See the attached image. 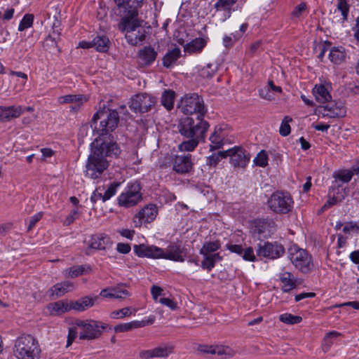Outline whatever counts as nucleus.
<instances>
[{
	"mask_svg": "<svg viewBox=\"0 0 359 359\" xmlns=\"http://www.w3.org/2000/svg\"><path fill=\"white\" fill-rule=\"evenodd\" d=\"M268 154L264 150L259 151L254 159L256 165L264 168L268 165Z\"/></svg>",
	"mask_w": 359,
	"mask_h": 359,
	"instance_id": "obj_44",
	"label": "nucleus"
},
{
	"mask_svg": "<svg viewBox=\"0 0 359 359\" xmlns=\"http://www.w3.org/2000/svg\"><path fill=\"white\" fill-rule=\"evenodd\" d=\"M220 248V243L218 241L205 242L200 250L202 255H210Z\"/></svg>",
	"mask_w": 359,
	"mask_h": 359,
	"instance_id": "obj_41",
	"label": "nucleus"
},
{
	"mask_svg": "<svg viewBox=\"0 0 359 359\" xmlns=\"http://www.w3.org/2000/svg\"><path fill=\"white\" fill-rule=\"evenodd\" d=\"M34 18V16L33 14H25L19 24L18 30L22 32L31 27L33 25Z\"/></svg>",
	"mask_w": 359,
	"mask_h": 359,
	"instance_id": "obj_43",
	"label": "nucleus"
},
{
	"mask_svg": "<svg viewBox=\"0 0 359 359\" xmlns=\"http://www.w3.org/2000/svg\"><path fill=\"white\" fill-rule=\"evenodd\" d=\"M193 163L191 162V155H177L173 161L172 169L176 172L184 174L191 170Z\"/></svg>",
	"mask_w": 359,
	"mask_h": 359,
	"instance_id": "obj_20",
	"label": "nucleus"
},
{
	"mask_svg": "<svg viewBox=\"0 0 359 359\" xmlns=\"http://www.w3.org/2000/svg\"><path fill=\"white\" fill-rule=\"evenodd\" d=\"M203 260L201 262V267L210 271L215 267V263L209 255H203Z\"/></svg>",
	"mask_w": 359,
	"mask_h": 359,
	"instance_id": "obj_52",
	"label": "nucleus"
},
{
	"mask_svg": "<svg viewBox=\"0 0 359 359\" xmlns=\"http://www.w3.org/2000/svg\"><path fill=\"white\" fill-rule=\"evenodd\" d=\"M137 55L142 66H150L156 60L157 52L154 48L148 46L140 50Z\"/></svg>",
	"mask_w": 359,
	"mask_h": 359,
	"instance_id": "obj_24",
	"label": "nucleus"
},
{
	"mask_svg": "<svg viewBox=\"0 0 359 359\" xmlns=\"http://www.w3.org/2000/svg\"><path fill=\"white\" fill-rule=\"evenodd\" d=\"M74 285L69 281H64L54 285L50 290V296L62 297L65 293L72 290Z\"/></svg>",
	"mask_w": 359,
	"mask_h": 359,
	"instance_id": "obj_29",
	"label": "nucleus"
},
{
	"mask_svg": "<svg viewBox=\"0 0 359 359\" xmlns=\"http://www.w3.org/2000/svg\"><path fill=\"white\" fill-rule=\"evenodd\" d=\"M355 175L353 169L351 170H341L338 172H335L333 174V177L335 179V181L339 180L344 183L349 182L353 176Z\"/></svg>",
	"mask_w": 359,
	"mask_h": 359,
	"instance_id": "obj_40",
	"label": "nucleus"
},
{
	"mask_svg": "<svg viewBox=\"0 0 359 359\" xmlns=\"http://www.w3.org/2000/svg\"><path fill=\"white\" fill-rule=\"evenodd\" d=\"M181 50L179 48H175L169 50L163 58V65L167 68L171 67L180 58Z\"/></svg>",
	"mask_w": 359,
	"mask_h": 359,
	"instance_id": "obj_33",
	"label": "nucleus"
},
{
	"mask_svg": "<svg viewBox=\"0 0 359 359\" xmlns=\"http://www.w3.org/2000/svg\"><path fill=\"white\" fill-rule=\"evenodd\" d=\"M323 116L329 118H341L346 116V109L344 104L341 102H330L322 107Z\"/></svg>",
	"mask_w": 359,
	"mask_h": 359,
	"instance_id": "obj_17",
	"label": "nucleus"
},
{
	"mask_svg": "<svg viewBox=\"0 0 359 359\" xmlns=\"http://www.w3.org/2000/svg\"><path fill=\"white\" fill-rule=\"evenodd\" d=\"M252 231L255 234L266 238L276 231V224L272 219H256L253 224Z\"/></svg>",
	"mask_w": 359,
	"mask_h": 359,
	"instance_id": "obj_15",
	"label": "nucleus"
},
{
	"mask_svg": "<svg viewBox=\"0 0 359 359\" xmlns=\"http://www.w3.org/2000/svg\"><path fill=\"white\" fill-rule=\"evenodd\" d=\"M227 248L231 252L236 253L239 255H242L243 252V249L241 245H227Z\"/></svg>",
	"mask_w": 359,
	"mask_h": 359,
	"instance_id": "obj_63",
	"label": "nucleus"
},
{
	"mask_svg": "<svg viewBox=\"0 0 359 359\" xmlns=\"http://www.w3.org/2000/svg\"><path fill=\"white\" fill-rule=\"evenodd\" d=\"M118 233L122 236L128 239L132 240L135 234V231L127 229H121L118 230Z\"/></svg>",
	"mask_w": 359,
	"mask_h": 359,
	"instance_id": "obj_61",
	"label": "nucleus"
},
{
	"mask_svg": "<svg viewBox=\"0 0 359 359\" xmlns=\"http://www.w3.org/2000/svg\"><path fill=\"white\" fill-rule=\"evenodd\" d=\"M181 111L184 114H196V118H203L207 112L203 99L196 93L187 94L182 100Z\"/></svg>",
	"mask_w": 359,
	"mask_h": 359,
	"instance_id": "obj_6",
	"label": "nucleus"
},
{
	"mask_svg": "<svg viewBox=\"0 0 359 359\" xmlns=\"http://www.w3.org/2000/svg\"><path fill=\"white\" fill-rule=\"evenodd\" d=\"M231 350L228 346H214V355L219 356H231Z\"/></svg>",
	"mask_w": 359,
	"mask_h": 359,
	"instance_id": "obj_51",
	"label": "nucleus"
},
{
	"mask_svg": "<svg viewBox=\"0 0 359 359\" xmlns=\"http://www.w3.org/2000/svg\"><path fill=\"white\" fill-rule=\"evenodd\" d=\"M133 248L135 254L140 257L161 259L163 255V249L154 245H135Z\"/></svg>",
	"mask_w": 359,
	"mask_h": 359,
	"instance_id": "obj_18",
	"label": "nucleus"
},
{
	"mask_svg": "<svg viewBox=\"0 0 359 359\" xmlns=\"http://www.w3.org/2000/svg\"><path fill=\"white\" fill-rule=\"evenodd\" d=\"M138 11L135 14L127 13L126 16H119L121 21L119 29L126 32V39L129 44L137 46L146 38V28L142 25L143 21L137 19Z\"/></svg>",
	"mask_w": 359,
	"mask_h": 359,
	"instance_id": "obj_3",
	"label": "nucleus"
},
{
	"mask_svg": "<svg viewBox=\"0 0 359 359\" xmlns=\"http://www.w3.org/2000/svg\"><path fill=\"white\" fill-rule=\"evenodd\" d=\"M267 205L274 213L283 215L292 211L294 201L289 192L276 191L268 198Z\"/></svg>",
	"mask_w": 359,
	"mask_h": 359,
	"instance_id": "obj_5",
	"label": "nucleus"
},
{
	"mask_svg": "<svg viewBox=\"0 0 359 359\" xmlns=\"http://www.w3.org/2000/svg\"><path fill=\"white\" fill-rule=\"evenodd\" d=\"M130 245L128 243H119L117 244L116 250L122 254H127L130 251Z\"/></svg>",
	"mask_w": 359,
	"mask_h": 359,
	"instance_id": "obj_62",
	"label": "nucleus"
},
{
	"mask_svg": "<svg viewBox=\"0 0 359 359\" xmlns=\"http://www.w3.org/2000/svg\"><path fill=\"white\" fill-rule=\"evenodd\" d=\"M98 299L99 296L93 297L85 296L76 301H71V310H74L79 312L84 311L93 306Z\"/></svg>",
	"mask_w": 359,
	"mask_h": 359,
	"instance_id": "obj_22",
	"label": "nucleus"
},
{
	"mask_svg": "<svg viewBox=\"0 0 359 359\" xmlns=\"http://www.w3.org/2000/svg\"><path fill=\"white\" fill-rule=\"evenodd\" d=\"M284 253V247L276 242H266L263 245L262 243H259L257 245V255L258 257H263L273 259L279 258Z\"/></svg>",
	"mask_w": 359,
	"mask_h": 359,
	"instance_id": "obj_11",
	"label": "nucleus"
},
{
	"mask_svg": "<svg viewBox=\"0 0 359 359\" xmlns=\"http://www.w3.org/2000/svg\"><path fill=\"white\" fill-rule=\"evenodd\" d=\"M142 200L141 186L137 182L129 183L118 196L117 203L120 207L130 208L137 205Z\"/></svg>",
	"mask_w": 359,
	"mask_h": 359,
	"instance_id": "obj_7",
	"label": "nucleus"
},
{
	"mask_svg": "<svg viewBox=\"0 0 359 359\" xmlns=\"http://www.w3.org/2000/svg\"><path fill=\"white\" fill-rule=\"evenodd\" d=\"M111 240L109 236L101 233L94 235L90 239V248L95 250H105L111 246Z\"/></svg>",
	"mask_w": 359,
	"mask_h": 359,
	"instance_id": "obj_26",
	"label": "nucleus"
},
{
	"mask_svg": "<svg viewBox=\"0 0 359 359\" xmlns=\"http://www.w3.org/2000/svg\"><path fill=\"white\" fill-rule=\"evenodd\" d=\"M343 231L345 233H348L351 231L359 233V224L353 221L347 222L343 228Z\"/></svg>",
	"mask_w": 359,
	"mask_h": 359,
	"instance_id": "obj_53",
	"label": "nucleus"
},
{
	"mask_svg": "<svg viewBox=\"0 0 359 359\" xmlns=\"http://www.w3.org/2000/svg\"><path fill=\"white\" fill-rule=\"evenodd\" d=\"M154 358H167L173 353L174 346L170 344H163L152 349Z\"/></svg>",
	"mask_w": 359,
	"mask_h": 359,
	"instance_id": "obj_37",
	"label": "nucleus"
},
{
	"mask_svg": "<svg viewBox=\"0 0 359 359\" xmlns=\"http://www.w3.org/2000/svg\"><path fill=\"white\" fill-rule=\"evenodd\" d=\"M206 45V41L202 38H196L189 43H187L184 49L186 53H194L201 52Z\"/></svg>",
	"mask_w": 359,
	"mask_h": 359,
	"instance_id": "obj_32",
	"label": "nucleus"
},
{
	"mask_svg": "<svg viewBox=\"0 0 359 359\" xmlns=\"http://www.w3.org/2000/svg\"><path fill=\"white\" fill-rule=\"evenodd\" d=\"M88 101V98L84 95H66L58 97V102L60 104L71 103V110L77 111L81 105Z\"/></svg>",
	"mask_w": 359,
	"mask_h": 359,
	"instance_id": "obj_21",
	"label": "nucleus"
},
{
	"mask_svg": "<svg viewBox=\"0 0 359 359\" xmlns=\"http://www.w3.org/2000/svg\"><path fill=\"white\" fill-rule=\"evenodd\" d=\"M225 137L226 134L224 133L222 127L221 126H215L213 133L210 137V141L211 142V150L221 148L224 144Z\"/></svg>",
	"mask_w": 359,
	"mask_h": 359,
	"instance_id": "obj_27",
	"label": "nucleus"
},
{
	"mask_svg": "<svg viewBox=\"0 0 359 359\" xmlns=\"http://www.w3.org/2000/svg\"><path fill=\"white\" fill-rule=\"evenodd\" d=\"M337 202H338L337 198H336L335 196H332V197L329 196L326 203L322 206L320 211H324V210L330 208L332 205L337 204Z\"/></svg>",
	"mask_w": 359,
	"mask_h": 359,
	"instance_id": "obj_60",
	"label": "nucleus"
},
{
	"mask_svg": "<svg viewBox=\"0 0 359 359\" xmlns=\"http://www.w3.org/2000/svg\"><path fill=\"white\" fill-rule=\"evenodd\" d=\"M337 9L341 12L343 22L346 21L349 12V5L346 0H338Z\"/></svg>",
	"mask_w": 359,
	"mask_h": 359,
	"instance_id": "obj_48",
	"label": "nucleus"
},
{
	"mask_svg": "<svg viewBox=\"0 0 359 359\" xmlns=\"http://www.w3.org/2000/svg\"><path fill=\"white\" fill-rule=\"evenodd\" d=\"M13 353L18 359H40L41 349L38 340L27 334L15 340Z\"/></svg>",
	"mask_w": 359,
	"mask_h": 359,
	"instance_id": "obj_4",
	"label": "nucleus"
},
{
	"mask_svg": "<svg viewBox=\"0 0 359 359\" xmlns=\"http://www.w3.org/2000/svg\"><path fill=\"white\" fill-rule=\"evenodd\" d=\"M130 314V309L129 307H125L121 309L112 311L110 313V317L114 319H119L126 316H129Z\"/></svg>",
	"mask_w": 359,
	"mask_h": 359,
	"instance_id": "obj_49",
	"label": "nucleus"
},
{
	"mask_svg": "<svg viewBox=\"0 0 359 359\" xmlns=\"http://www.w3.org/2000/svg\"><path fill=\"white\" fill-rule=\"evenodd\" d=\"M139 356L142 359H151L154 358L152 349L141 351L139 353Z\"/></svg>",
	"mask_w": 359,
	"mask_h": 359,
	"instance_id": "obj_64",
	"label": "nucleus"
},
{
	"mask_svg": "<svg viewBox=\"0 0 359 359\" xmlns=\"http://www.w3.org/2000/svg\"><path fill=\"white\" fill-rule=\"evenodd\" d=\"M289 259L301 272L307 273L312 271L313 263L311 256L304 249L294 246L289 250Z\"/></svg>",
	"mask_w": 359,
	"mask_h": 359,
	"instance_id": "obj_8",
	"label": "nucleus"
},
{
	"mask_svg": "<svg viewBox=\"0 0 359 359\" xmlns=\"http://www.w3.org/2000/svg\"><path fill=\"white\" fill-rule=\"evenodd\" d=\"M100 296L109 299H122L126 296H129V292L126 290L103 289L101 290Z\"/></svg>",
	"mask_w": 359,
	"mask_h": 359,
	"instance_id": "obj_35",
	"label": "nucleus"
},
{
	"mask_svg": "<svg viewBox=\"0 0 359 359\" xmlns=\"http://www.w3.org/2000/svg\"><path fill=\"white\" fill-rule=\"evenodd\" d=\"M236 1L237 0H218L215 4V8L217 11L229 10Z\"/></svg>",
	"mask_w": 359,
	"mask_h": 359,
	"instance_id": "obj_47",
	"label": "nucleus"
},
{
	"mask_svg": "<svg viewBox=\"0 0 359 359\" xmlns=\"http://www.w3.org/2000/svg\"><path fill=\"white\" fill-rule=\"evenodd\" d=\"M43 213L38 212L29 219L28 231H30L35 224L42 218Z\"/></svg>",
	"mask_w": 359,
	"mask_h": 359,
	"instance_id": "obj_56",
	"label": "nucleus"
},
{
	"mask_svg": "<svg viewBox=\"0 0 359 359\" xmlns=\"http://www.w3.org/2000/svg\"><path fill=\"white\" fill-rule=\"evenodd\" d=\"M159 302L165 306H167L172 310H175L177 309V304L173 302L171 299L162 297L160 298Z\"/></svg>",
	"mask_w": 359,
	"mask_h": 359,
	"instance_id": "obj_59",
	"label": "nucleus"
},
{
	"mask_svg": "<svg viewBox=\"0 0 359 359\" xmlns=\"http://www.w3.org/2000/svg\"><path fill=\"white\" fill-rule=\"evenodd\" d=\"M242 257L243 259L246 261L255 262L256 260L254 250L251 247H248L245 250H243Z\"/></svg>",
	"mask_w": 359,
	"mask_h": 359,
	"instance_id": "obj_55",
	"label": "nucleus"
},
{
	"mask_svg": "<svg viewBox=\"0 0 359 359\" xmlns=\"http://www.w3.org/2000/svg\"><path fill=\"white\" fill-rule=\"evenodd\" d=\"M158 215V208L155 204L149 203L142 208L133 217L135 227H140L143 222L150 223Z\"/></svg>",
	"mask_w": 359,
	"mask_h": 359,
	"instance_id": "obj_12",
	"label": "nucleus"
},
{
	"mask_svg": "<svg viewBox=\"0 0 359 359\" xmlns=\"http://www.w3.org/2000/svg\"><path fill=\"white\" fill-rule=\"evenodd\" d=\"M47 309L50 315L60 316L71 311L70 302L62 300L50 303Z\"/></svg>",
	"mask_w": 359,
	"mask_h": 359,
	"instance_id": "obj_28",
	"label": "nucleus"
},
{
	"mask_svg": "<svg viewBox=\"0 0 359 359\" xmlns=\"http://www.w3.org/2000/svg\"><path fill=\"white\" fill-rule=\"evenodd\" d=\"M279 320L287 325H294L299 323L302 320V318L299 316L285 313L279 316Z\"/></svg>",
	"mask_w": 359,
	"mask_h": 359,
	"instance_id": "obj_42",
	"label": "nucleus"
},
{
	"mask_svg": "<svg viewBox=\"0 0 359 359\" xmlns=\"http://www.w3.org/2000/svg\"><path fill=\"white\" fill-rule=\"evenodd\" d=\"M121 184V183L119 182H113L107 189L104 186L97 187L90 197L91 202L95 203L100 200H102V202L109 200L116 194Z\"/></svg>",
	"mask_w": 359,
	"mask_h": 359,
	"instance_id": "obj_13",
	"label": "nucleus"
},
{
	"mask_svg": "<svg viewBox=\"0 0 359 359\" xmlns=\"http://www.w3.org/2000/svg\"><path fill=\"white\" fill-rule=\"evenodd\" d=\"M78 210L76 209L72 210L71 213L65 218L64 224L69 226L73 223V222L77 218Z\"/></svg>",
	"mask_w": 359,
	"mask_h": 359,
	"instance_id": "obj_58",
	"label": "nucleus"
},
{
	"mask_svg": "<svg viewBox=\"0 0 359 359\" xmlns=\"http://www.w3.org/2000/svg\"><path fill=\"white\" fill-rule=\"evenodd\" d=\"M23 112L21 106L0 107V120L8 121L19 117Z\"/></svg>",
	"mask_w": 359,
	"mask_h": 359,
	"instance_id": "obj_25",
	"label": "nucleus"
},
{
	"mask_svg": "<svg viewBox=\"0 0 359 359\" xmlns=\"http://www.w3.org/2000/svg\"><path fill=\"white\" fill-rule=\"evenodd\" d=\"M340 335V333H339L337 331H332L325 335L324 338V346H327V348H329L331 345L333 344V341H332V339L337 337Z\"/></svg>",
	"mask_w": 359,
	"mask_h": 359,
	"instance_id": "obj_54",
	"label": "nucleus"
},
{
	"mask_svg": "<svg viewBox=\"0 0 359 359\" xmlns=\"http://www.w3.org/2000/svg\"><path fill=\"white\" fill-rule=\"evenodd\" d=\"M306 9V3H301L298 6H297L294 11H292V16L295 18H299L302 14L304 11H305Z\"/></svg>",
	"mask_w": 359,
	"mask_h": 359,
	"instance_id": "obj_57",
	"label": "nucleus"
},
{
	"mask_svg": "<svg viewBox=\"0 0 359 359\" xmlns=\"http://www.w3.org/2000/svg\"><path fill=\"white\" fill-rule=\"evenodd\" d=\"M119 121L116 110L102 109L93 116L91 128L95 134L99 136L91 144V153L86 165V176L91 179L100 178L103 172L109 166L108 158L117 157L121 150L116 142L102 141L100 137L106 136L114 131Z\"/></svg>",
	"mask_w": 359,
	"mask_h": 359,
	"instance_id": "obj_1",
	"label": "nucleus"
},
{
	"mask_svg": "<svg viewBox=\"0 0 359 359\" xmlns=\"http://www.w3.org/2000/svg\"><path fill=\"white\" fill-rule=\"evenodd\" d=\"M282 283L281 290L284 292H289L299 285L297 278L290 272L283 271L278 275Z\"/></svg>",
	"mask_w": 359,
	"mask_h": 359,
	"instance_id": "obj_23",
	"label": "nucleus"
},
{
	"mask_svg": "<svg viewBox=\"0 0 359 359\" xmlns=\"http://www.w3.org/2000/svg\"><path fill=\"white\" fill-rule=\"evenodd\" d=\"M110 41L106 36H97L93 39V46L98 52L106 53Z\"/></svg>",
	"mask_w": 359,
	"mask_h": 359,
	"instance_id": "obj_34",
	"label": "nucleus"
},
{
	"mask_svg": "<svg viewBox=\"0 0 359 359\" xmlns=\"http://www.w3.org/2000/svg\"><path fill=\"white\" fill-rule=\"evenodd\" d=\"M143 326H144V323L142 321H133L130 323L117 325L115 326L114 330L116 332H124L134 328H138Z\"/></svg>",
	"mask_w": 359,
	"mask_h": 359,
	"instance_id": "obj_38",
	"label": "nucleus"
},
{
	"mask_svg": "<svg viewBox=\"0 0 359 359\" xmlns=\"http://www.w3.org/2000/svg\"><path fill=\"white\" fill-rule=\"evenodd\" d=\"M209 127L210 124L203 118L194 119L190 116L181 118L177 124V130L185 140L179 144L180 151H194L200 142H205Z\"/></svg>",
	"mask_w": 359,
	"mask_h": 359,
	"instance_id": "obj_2",
	"label": "nucleus"
},
{
	"mask_svg": "<svg viewBox=\"0 0 359 359\" xmlns=\"http://www.w3.org/2000/svg\"><path fill=\"white\" fill-rule=\"evenodd\" d=\"M241 37L239 32L232 33L230 35H226L223 38V43L225 47H231L234 43Z\"/></svg>",
	"mask_w": 359,
	"mask_h": 359,
	"instance_id": "obj_46",
	"label": "nucleus"
},
{
	"mask_svg": "<svg viewBox=\"0 0 359 359\" xmlns=\"http://www.w3.org/2000/svg\"><path fill=\"white\" fill-rule=\"evenodd\" d=\"M116 6L114 13L118 16H126L127 13L135 14L143 0H114Z\"/></svg>",
	"mask_w": 359,
	"mask_h": 359,
	"instance_id": "obj_14",
	"label": "nucleus"
},
{
	"mask_svg": "<svg viewBox=\"0 0 359 359\" xmlns=\"http://www.w3.org/2000/svg\"><path fill=\"white\" fill-rule=\"evenodd\" d=\"M290 121H292V118L289 116H285L283 120L279 129L281 135L287 136L290 133V126L289 125Z\"/></svg>",
	"mask_w": 359,
	"mask_h": 359,
	"instance_id": "obj_50",
	"label": "nucleus"
},
{
	"mask_svg": "<svg viewBox=\"0 0 359 359\" xmlns=\"http://www.w3.org/2000/svg\"><path fill=\"white\" fill-rule=\"evenodd\" d=\"M346 57L345 48L342 46L333 47L329 53V59L334 65L342 64Z\"/></svg>",
	"mask_w": 359,
	"mask_h": 359,
	"instance_id": "obj_30",
	"label": "nucleus"
},
{
	"mask_svg": "<svg viewBox=\"0 0 359 359\" xmlns=\"http://www.w3.org/2000/svg\"><path fill=\"white\" fill-rule=\"evenodd\" d=\"M313 94L316 100L322 103L328 102L332 97L328 89L323 84L316 85Z\"/></svg>",
	"mask_w": 359,
	"mask_h": 359,
	"instance_id": "obj_31",
	"label": "nucleus"
},
{
	"mask_svg": "<svg viewBox=\"0 0 359 359\" xmlns=\"http://www.w3.org/2000/svg\"><path fill=\"white\" fill-rule=\"evenodd\" d=\"M84 272L83 266H74L65 271V276L67 278H75L81 276Z\"/></svg>",
	"mask_w": 359,
	"mask_h": 359,
	"instance_id": "obj_45",
	"label": "nucleus"
},
{
	"mask_svg": "<svg viewBox=\"0 0 359 359\" xmlns=\"http://www.w3.org/2000/svg\"><path fill=\"white\" fill-rule=\"evenodd\" d=\"M218 70V65L216 63H208L205 66L198 69V74L204 79H211Z\"/></svg>",
	"mask_w": 359,
	"mask_h": 359,
	"instance_id": "obj_36",
	"label": "nucleus"
},
{
	"mask_svg": "<svg viewBox=\"0 0 359 359\" xmlns=\"http://www.w3.org/2000/svg\"><path fill=\"white\" fill-rule=\"evenodd\" d=\"M226 156H230V162L234 167L244 168L249 162L248 157L245 151L238 147H234L226 151Z\"/></svg>",
	"mask_w": 359,
	"mask_h": 359,
	"instance_id": "obj_19",
	"label": "nucleus"
},
{
	"mask_svg": "<svg viewBox=\"0 0 359 359\" xmlns=\"http://www.w3.org/2000/svg\"><path fill=\"white\" fill-rule=\"evenodd\" d=\"M156 99L146 93L137 94L131 98L130 108L135 113H145L154 106Z\"/></svg>",
	"mask_w": 359,
	"mask_h": 359,
	"instance_id": "obj_10",
	"label": "nucleus"
},
{
	"mask_svg": "<svg viewBox=\"0 0 359 359\" xmlns=\"http://www.w3.org/2000/svg\"><path fill=\"white\" fill-rule=\"evenodd\" d=\"M187 254V248L180 245L172 244L168 245L165 250H163V255L161 259L183 262Z\"/></svg>",
	"mask_w": 359,
	"mask_h": 359,
	"instance_id": "obj_16",
	"label": "nucleus"
},
{
	"mask_svg": "<svg viewBox=\"0 0 359 359\" xmlns=\"http://www.w3.org/2000/svg\"><path fill=\"white\" fill-rule=\"evenodd\" d=\"M76 324L82 329L79 332V339L81 340H93L99 338L102 330L107 326L105 323L94 320H80Z\"/></svg>",
	"mask_w": 359,
	"mask_h": 359,
	"instance_id": "obj_9",
	"label": "nucleus"
},
{
	"mask_svg": "<svg viewBox=\"0 0 359 359\" xmlns=\"http://www.w3.org/2000/svg\"><path fill=\"white\" fill-rule=\"evenodd\" d=\"M175 94L172 90H165L161 96V104L168 110H171L173 108L174 100Z\"/></svg>",
	"mask_w": 359,
	"mask_h": 359,
	"instance_id": "obj_39",
	"label": "nucleus"
}]
</instances>
